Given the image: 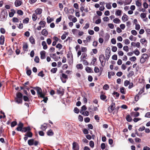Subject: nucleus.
I'll list each match as a JSON object with an SVG mask.
<instances>
[{
  "label": "nucleus",
  "mask_w": 150,
  "mask_h": 150,
  "mask_svg": "<svg viewBox=\"0 0 150 150\" xmlns=\"http://www.w3.org/2000/svg\"><path fill=\"white\" fill-rule=\"evenodd\" d=\"M6 10H3L1 13L0 16V20L4 21L6 20L7 16L8 14Z\"/></svg>",
  "instance_id": "obj_1"
},
{
  "label": "nucleus",
  "mask_w": 150,
  "mask_h": 150,
  "mask_svg": "<svg viewBox=\"0 0 150 150\" xmlns=\"http://www.w3.org/2000/svg\"><path fill=\"white\" fill-rule=\"evenodd\" d=\"M33 88L36 90L37 93L38 95L39 96L42 98L44 97L45 95L42 93V89L40 88L37 87Z\"/></svg>",
  "instance_id": "obj_2"
},
{
  "label": "nucleus",
  "mask_w": 150,
  "mask_h": 150,
  "mask_svg": "<svg viewBox=\"0 0 150 150\" xmlns=\"http://www.w3.org/2000/svg\"><path fill=\"white\" fill-rule=\"evenodd\" d=\"M28 144L30 146H32L33 145L35 146H37L38 144V142L37 141H35L33 139H31L28 141Z\"/></svg>",
  "instance_id": "obj_3"
},
{
  "label": "nucleus",
  "mask_w": 150,
  "mask_h": 150,
  "mask_svg": "<svg viewBox=\"0 0 150 150\" xmlns=\"http://www.w3.org/2000/svg\"><path fill=\"white\" fill-rule=\"evenodd\" d=\"M115 107V103H112L111 105L108 108V110L110 112H111L114 110Z\"/></svg>",
  "instance_id": "obj_4"
},
{
  "label": "nucleus",
  "mask_w": 150,
  "mask_h": 150,
  "mask_svg": "<svg viewBox=\"0 0 150 150\" xmlns=\"http://www.w3.org/2000/svg\"><path fill=\"white\" fill-rule=\"evenodd\" d=\"M72 149L74 150H79V146L76 142H74L73 143Z\"/></svg>",
  "instance_id": "obj_5"
},
{
  "label": "nucleus",
  "mask_w": 150,
  "mask_h": 150,
  "mask_svg": "<svg viewBox=\"0 0 150 150\" xmlns=\"http://www.w3.org/2000/svg\"><path fill=\"white\" fill-rule=\"evenodd\" d=\"M105 57L103 54H101L99 57V60L102 66L104 65L105 64V62H104L105 60Z\"/></svg>",
  "instance_id": "obj_6"
},
{
  "label": "nucleus",
  "mask_w": 150,
  "mask_h": 150,
  "mask_svg": "<svg viewBox=\"0 0 150 150\" xmlns=\"http://www.w3.org/2000/svg\"><path fill=\"white\" fill-rule=\"evenodd\" d=\"M22 4V0H16L14 2L15 5L16 7L21 6Z\"/></svg>",
  "instance_id": "obj_7"
},
{
  "label": "nucleus",
  "mask_w": 150,
  "mask_h": 150,
  "mask_svg": "<svg viewBox=\"0 0 150 150\" xmlns=\"http://www.w3.org/2000/svg\"><path fill=\"white\" fill-rule=\"evenodd\" d=\"M23 124L21 122H20L18 125V126L16 128V129L18 131L22 132V128L23 127Z\"/></svg>",
  "instance_id": "obj_8"
},
{
  "label": "nucleus",
  "mask_w": 150,
  "mask_h": 150,
  "mask_svg": "<svg viewBox=\"0 0 150 150\" xmlns=\"http://www.w3.org/2000/svg\"><path fill=\"white\" fill-rule=\"evenodd\" d=\"M68 18L70 21H72L74 23H75L77 21L76 18L72 15L69 16H68Z\"/></svg>",
  "instance_id": "obj_9"
},
{
  "label": "nucleus",
  "mask_w": 150,
  "mask_h": 150,
  "mask_svg": "<svg viewBox=\"0 0 150 150\" xmlns=\"http://www.w3.org/2000/svg\"><path fill=\"white\" fill-rule=\"evenodd\" d=\"M46 52L45 51L43 50L40 52V58L42 59H44L45 58Z\"/></svg>",
  "instance_id": "obj_10"
},
{
  "label": "nucleus",
  "mask_w": 150,
  "mask_h": 150,
  "mask_svg": "<svg viewBox=\"0 0 150 150\" xmlns=\"http://www.w3.org/2000/svg\"><path fill=\"white\" fill-rule=\"evenodd\" d=\"M62 77H60V79L62 80V81L64 83H65L66 82V80H63L62 79V77L64 79H66L67 78V76L64 74H62Z\"/></svg>",
  "instance_id": "obj_11"
},
{
  "label": "nucleus",
  "mask_w": 150,
  "mask_h": 150,
  "mask_svg": "<svg viewBox=\"0 0 150 150\" xmlns=\"http://www.w3.org/2000/svg\"><path fill=\"white\" fill-rule=\"evenodd\" d=\"M99 4L101 6L100 7L99 9H104V6L105 5V3L104 2H100Z\"/></svg>",
  "instance_id": "obj_12"
},
{
  "label": "nucleus",
  "mask_w": 150,
  "mask_h": 150,
  "mask_svg": "<svg viewBox=\"0 0 150 150\" xmlns=\"http://www.w3.org/2000/svg\"><path fill=\"white\" fill-rule=\"evenodd\" d=\"M4 42V37L3 35H1L0 38V44L1 45H3Z\"/></svg>",
  "instance_id": "obj_13"
},
{
  "label": "nucleus",
  "mask_w": 150,
  "mask_h": 150,
  "mask_svg": "<svg viewBox=\"0 0 150 150\" xmlns=\"http://www.w3.org/2000/svg\"><path fill=\"white\" fill-rule=\"evenodd\" d=\"M85 70L88 73H91L93 72V71L91 68L88 67H86Z\"/></svg>",
  "instance_id": "obj_14"
},
{
  "label": "nucleus",
  "mask_w": 150,
  "mask_h": 150,
  "mask_svg": "<svg viewBox=\"0 0 150 150\" xmlns=\"http://www.w3.org/2000/svg\"><path fill=\"white\" fill-rule=\"evenodd\" d=\"M15 101L18 104H21L22 102V98H15Z\"/></svg>",
  "instance_id": "obj_15"
},
{
  "label": "nucleus",
  "mask_w": 150,
  "mask_h": 150,
  "mask_svg": "<svg viewBox=\"0 0 150 150\" xmlns=\"http://www.w3.org/2000/svg\"><path fill=\"white\" fill-rule=\"evenodd\" d=\"M42 45L43 46V49L45 50L47 49V45L45 41H42Z\"/></svg>",
  "instance_id": "obj_16"
},
{
  "label": "nucleus",
  "mask_w": 150,
  "mask_h": 150,
  "mask_svg": "<svg viewBox=\"0 0 150 150\" xmlns=\"http://www.w3.org/2000/svg\"><path fill=\"white\" fill-rule=\"evenodd\" d=\"M80 112L83 115L85 116H88L89 115V112L87 111H80Z\"/></svg>",
  "instance_id": "obj_17"
},
{
  "label": "nucleus",
  "mask_w": 150,
  "mask_h": 150,
  "mask_svg": "<svg viewBox=\"0 0 150 150\" xmlns=\"http://www.w3.org/2000/svg\"><path fill=\"white\" fill-rule=\"evenodd\" d=\"M42 34L45 36H46L48 35V32L45 29H44L42 31Z\"/></svg>",
  "instance_id": "obj_18"
},
{
  "label": "nucleus",
  "mask_w": 150,
  "mask_h": 150,
  "mask_svg": "<svg viewBox=\"0 0 150 150\" xmlns=\"http://www.w3.org/2000/svg\"><path fill=\"white\" fill-rule=\"evenodd\" d=\"M122 20L124 22L128 20V16L126 15H124L122 17Z\"/></svg>",
  "instance_id": "obj_19"
},
{
  "label": "nucleus",
  "mask_w": 150,
  "mask_h": 150,
  "mask_svg": "<svg viewBox=\"0 0 150 150\" xmlns=\"http://www.w3.org/2000/svg\"><path fill=\"white\" fill-rule=\"evenodd\" d=\"M29 40L32 44H35V40L34 38L32 36L30 37L29 38Z\"/></svg>",
  "instance_id": "obj_20"
},
{
  "label": "nucleus",
  "mask_w": 150,
  "mask_h": 150,
  "mask_svg": "<svg viewBox=\"0 0 150 150\" xmlns=\"http://www.w3.org/2000/svg\"><path fill=\"white\" fill-rule=\"evenodd\" d=\"M131 115H133L134 117H137L139 115V113L138 112H133L131 113Z\"/></svg>",
  "instance_id": "obj_21"
},
{
  "label": "nucleus",
  "mask_w": 150,
  "mask_h": 150,
  "mask_svg": "<svg viewBox=\"0 0 150 150\" xmlns=\"http://www.w3.org/2000/svg\"><path fill=\"white\" fill-rule=\"evenodd\" d=\"M108 76L109 79H111V76H113L115 74V73L113 72H108Z\"/></svg>",
  "instance_id": "obj_22"
},
{
  "label": "nucleus",
  "mask_w": 150,
  "mask_h": 150,
  "mask_svg": "<svg viewBox=\"0 0 150 150\" xmlns=\"http://www.w3.org/2000/svg\"><path fill=\"white\" fill-rule=\"evenodd\" d=\"M141 1V0H137L136 2V5L138 6L139 7V8L140 9V7L141 6L142 4L140 2Z\"/></svg>",
  "instance_id": "obj_23"
},
{
  "label": "nucleus",
  "mask_w": 150,
  "mask_h": 150,
  "mask_svg": "<svg viewBox=\"0 0 150 150\" xmlns=\"http://www.w3.org/2000/svg\"><path fill=\"white\" fill-rule=\"evenodd\" d=\"M46 24L45 22L44 21H41L39 23V25L42 27L43 28L45 26Z\"/></svg>",
  "instance_id": "obj_24"
},
{
  "label": "nucleus",
  "mask_w": 150,
  "mask_h": 150,
  "mask_svg": "<svg viewBox=\"0 0 150 150\" xmlns=\"http://www.w3.org/2000/svg\"><path fill=\"white\" fill-rule=\"evenodd\" d=\"M47 126L46 124H44L42 125H41V129L43 130H45L47 128Z\"/></svg>",
  "instance_id": "obj_25"
},
{
  "label": "nucleus",
  "mask_w": 150,
  "mask_h": 150,
  "mask_svg": "<svg viewBox=\"0 0 150 150\" xmlns=\"http://www.w3.org/2000/svg\"><path fill=\"white\" fill-rule=\"evenodd\" d=\"M105 6L106 8L108 9H110L111 8V6L110 3H105Z\"/></svg>",
  "instance_id": "obj_26"
},
{
  "label": "nucleus",
  "mask_w": 150,
  "mask_h": 150,
  "mask_svg": "<svg viewBox=\"0 0 150 150\" xmlns=\"http://www.w3.org/2000/svg\"><path fill=\"white\" fill-rule=\"evenodd\" d=\"M23 95L20 92H18L16 94V98H22Z\"/></svg>",
  "instance_id": "obj_27"
},
{
  "label": "nucleus",
  "mask_w": 150,
  "mask_h": 150,
  "mask_svg": "<svg viewBox=\"0 0 150 150\" xmlns=\"http://www.w3.org/2000/svg\"><path fill=\"white\" fill-rule=\"evenodd\" d=\"M106 55H108L109 57H110V49H107L106 50Z\"/></svg>",
  "instance_id": "obj_28"
},
{
  "label": "nucleus",
  "mask_w": 150,
  "mask_h": 150,
  "mask_svg": "<svg viewBox=\"0 0 150 150\" xmlns=\"http://www.w3.org/2000/svg\"><path fill=\"white\" fill-rule=\"evenodd\" d=\"M53 134V132L51 129L49 130L47 132V134L48 136H52Z\"/></svg>",
  "instance_id": "obj_29"
},
{
  "label": "nucleus",
  "mask_w": 150,
  "mask_h": 150,
  "mask_svg": "<svg viewBox=\"0 0 150 150\" xmlns=\"http://www.w3.org/2000/svg\"><path fill=\"white\" fill-rule=\"evenodd\" d=\"M122 13V11L121 10H117L116 11L115 14L118 16H120Z\"/></svg>",
  "instance_id": "obj_30"
},
{
  "label": "nucleus",
  "mask_w": 150,
  "mask_h": 150,
  "mask_svg": "<svg viewBox=\"0 0 150 150\" xmlns=\"http://www.w3.org/2000/svg\"><path fill=\"white\" fill-rule=\"evenodd\" d=\"M126 119L129 122H130L132 120L131 117L129 115H127L126 116Z\"/></svg>",
  "instance_id": "obj_31"
},
{
  "label": "nucleus",
  "mask_w": 150,
  "mask_h": 150,
  "mask_svg": "<svg viewBox=\"0 0 150 150\" xmlns=\"http://www.w3.org/2000/svg\"><path fill=\"white\" fill-rule=\"evenodd\" d=\"M113 21L115 23H120V20L119 18H116L113 20Z\"/></svg>",
  "instance_id": "obj_32"
},
{
  "label": "nucleus",
  "mask_w": 150,
  "mask_h": 150,
  "mask_svg": "<svg viewBox=\"0 0 150 150\" xmlns=\"http://www.w3.org/2000/svg\"><path fill=\"white\" fill-rule=\"evenodd\" d=\"M109 87L108 85L107 84H105L103 86V88L105 90H107L109 89Z\"/></svg>",
  "instance_id": "obj_33"
},
{
  "label": "nucleus",
  "mask_w": 150,
  "mask_h": 150,
  "mask_svg": "<svg viewBox=\"0 0 150 150\" xmlns=\"http://www.w3.org/2000/svg\"><path fill=\"white\" fill-rule=\"evenodd\" d=\"M87 57L86 54L84 53H83L81 57V60L84 59Z\"/></svg>",
  "instance_id": "obj_34"
},
{
  "label": "nucleus",
  "mask_w": 150,
  "mask_h": 150,
  "mask_svg": "<svg viewBox=\"0 0 150 150\" xmlns=\"http://www.w3.org/2000/svg\"><path fill=\"white\" fill-rule=\"evenodd\" d=\"M76 68L78 69H82L83 68V65L81 64H79L77 65Z\"/></svg>",
  "instance_id": "obj_35"
},
{
  "label": "nucleus",
  "mask_w": 150,
  "mask_h": 150,
  "mask_svg": "<svg viewBox=\"0 0 150 150\" xmlns=\"http://www.w3.org/2000/svg\"><path fill=\"white\" fill-rule=\"evenodd\" d=\"M129 39L131 41H135L136 40V38L135 37H134L132 35H131L129 37Z\"/></svg>",
  "instance_id": "obj_36"
},
{
  "label": "nucleus",
  "mask_w": 150,
  "mask_h": 150,
  "mask_svg": "<svg viewBox=\"0 0 150 150\" xmlns=\"http://www.w3.org/2000/svg\"><path fill=\"white\" fill-rule=\"evenodd\" d=\"M120 91L121 92V93L122 94H125V88L124 87H121L120 88Z\"/></svg>",
  "instance_id": "obj_37"
},
{
  "label": "nucleus",
  "mask_w": 150,
  "mask_h": 150,
  "mask_svg": "<svg viewBox=\"0 0 150 150\" xmlns=\"http://www.w3.org/2000/svg\"><path fill=\"white\" fill-rule=\"evenodd\" d=\"M37 14L35 13H34L32 16V18L33 21H35L37 19V17L36 16Z\"/></svg>",
  "instance_id": "obj_38"
},
{
  "label": "nucleus",
  "mask_w": 150,
  "mask_h": 150,
  "mask_svg": "<svg viewBox=\"0 0 150 150\" xmlns=\"http://www.w3.org/2000/svg\"><path fill=\"white\" fill-rule=\"evenodd\" d=\"M133 53H134L137 56L139 55L140 54V52L139 50L137 49L133 52Z\"/></svg>",
  "instance_id": "obj_39"
},
{
  "label": "nucleus",
  "mask_w": 150,
  "mask_h": 150,
  "mask_svg": "<svg viewBox=\"0 0 150 150\" xmlns=\"http://www.w3.org/2000/svg\"><path fill=\"white\" fill-rule=\"evenodd\" d=\"M146 60V59L145 58H144L142 56L141 58L140 59V62L141 63H144L145 61Z\"/></svg>",
  "instance_id": "obj_40"
},
{
  "label": "nucleus",
  "mask_w": 150,
  "mask_h": 150,
  "mask_svg": "<svg viewBox=\"0 0 150 150\" xmlns=\"http://www.w3.org/2000/svg\"><path fill=\"white\" fill-rule=\"evenodd\" d=\"M134 74L133 71H131L128 74L127 76L128 77H130L133 76Z\"/></svg>",
  "instance_id": "obj_41"
},
{
  "label": "nucleus",
  "mask_w": 150,
  "mask_h": 150,
  "mask_svg": "<svg viewBox=\"0 0 150 150\" xmlns=\"http://www.w3.org/2000/svg\"><path fill=\"white\" fill-rule=\"evenodd\" d=\"M123 41L125 45H128L130 43L129 40L127 39H125Z\"/></svg>",
  "instance_id": "obj_42"
},
{
  "label": "nucleus",
  "mask_w": 150,
  "mask_h": 150,
  "mask_svg": "<svg viewBox=\"0 0 150 150\" xmlns=\"http://www.w3.org/2000/svg\"><path fill=\"white\" fill-rule=\"evenodd\" d=\"M89 145L91 147L93 148L94 146V142L92 141H91L89 142Z\"/></svg>",
  "instance_id": "obj_43"
},
{
  "label": "nucleus",
  "mask_w": 150,
  "mask_h": 150,
  "mask_svg": "<svg viewBox=\"0 0 150 150\" xmlns=\"http://www.w3.org/2000/svg\"><path fill=\"white\" fill-rule=\"evenodd\" d=\"M81 61L83 62V64L85 65H87L88 64L87 61L85 59L81 60Z\"/></svg>",
  "instance_id": "obj_44"
},
{
  "label": "nucleus",
  "mask_w": 150,
  "mask_h": 150,
  "mask_svg": "<svg viewBox=\"0 0 150 150\" xmlns=\"http://www.w3.org/2000/svg\"><path fill=\"white\" fill-rule=\"evenodd\" d=\"M25 135V136H27L28 137H31L32 136V134L31 132H27V135Z\"/></svg>",
  "instance_id": "obj_45"
},
{
  "label": "nucleus",
  "mask_w": 150,
  "mask_h": 150,
  "mask_svg": "<svg viewBox=\"0 0 150 150\" xmlns=\"http://www.w3.org/2000/svg\"><path fill=\"white\" fill-rule=\"evenodd\" d=\"M28 48V46L27 44H25L23 45V48L24 50L26 51Z\"/></svg>",
  "instance_id": "obj_46"
},
{
  "label": "nucleus",
  "mask_w": 150,
  "mask_h": 150,
  "mask_svg": "<svg viewBox=\"0 0 150 150\" xmlns=\"http://www.w3.org/2000/svg\"><path fill=\"white\" fill-rule=\"evenodd\" d=\"M42 10H35V13L37 14H40L42 13Z\"/></svg>",
  "instance_id": "obj_47"
},
{
  "label": "nucleus",
  "mask_w": 150,
  "mask_h": 150,
  "mask_svg": "<svg viewBox=\"0 0 150 150\" xmlns=\"http://www.w3.org/2000/svg\"><path fill=\"white\" fill-rule=\"evenodd\" d=\"M123 49L124 50L127 52L129 51V47L127 46H125L123 47Z\"/></svg>",
  "instance_id": "obj_48"
},
{
  "label": "nucleus",
  "mask_w": 150,
  "mask_h": 150,
  "mask_svg": "<svg viewBox=\"0 0 150 150\" xmlns=\"http://www.w3.org/2000/svg\"><path fill=\"white\" fill-rule=\"evenodd\" d=\"M131 33L132 34L134 35H136L137 34V32L135 30H132L131 31Z\"/></svg>",
  "instance_id": "obj_49"
},
{
  "label": "nucleus",
  "mask_w": 150,
  "mask_h": 150,
  "mask_svg": "<svg viewBox=\"0 0 150 150\" xmlns=\"http://www.w3.org/2000/svg\"><path fill=\"white\" fill-rule=\"evenodd\" d=\"M94 71L95 73H97L99 72V69L97 67H96L94 68Z\"/></svg>",
  "instance_id": "obj_50"
},
{
  "label": "nucleus",
  "mask_w": 150,
  "mask_h": 150,
  "mask_svg": "<svg viewBox=\"0 0 150 150\" xmlns=\"http://www.w3.org/2000/svg\"><path fill=\"white\" fill-rule=\"evenodd\" d=\"M16 124H17V122L16 121H13L11 123V126L12 127H13L14 126H15V125H16Z\"/></svg>",
  "instance_id": "obj_51"
},
{
  "label": "nucleus",
  "mask_w": 150,
  "mask_h": 150,
  "mask_svg": "<svg viewBox=\"0 0 150 150\" xmlns=\"http://www.w3.org/2000/svg\"><path fill=\"white\" fill-rule=\"evenodd\" d=\"M142 56L144 58H145L146 60L148 57V55L146 54H143Z\"/></svg>",
  "instance_id": "obj_52"
},
{
  "label": "nucleus",
  "mask_w": 150,
  "mask_h": 150,
  "mask_svg": "<svg viewBox=\"0 0 150 150\" xmlns=\"http://www.w3.org/2000/svg\"><path fill=\"white\" fill-rule=\"evenodd\" d=\"M57 70V68H54L52 69L51 70V71L52 72L54 73H55L56 72Z\"/></svg>",
  "instance_id": "obj_53"
},
{
  "label": "nucleus",
  "mask_w": 150,
  "mask_h": 150,
  "mask_svg": "<svg viewBox=\"0 0 150 150\" xmlns=\"http://www.w3.org/2000/svg\"><path fill=\"white\" fill-rule=\"evenodd\" d=\"M111 50L112 51L115 52L117 51V48L116 47L114 46L112 47Z\"/></svg>",
  "instance_id": "obj_54"
},
{
  "label": "nucleus",
  "mask_w": 150,
  "mask_h": 150,
  "mask_svg": "<svg viewBox=\"0 0 150 150\" xmlns=\"http://www.w3.org/2000/svg\"><path fill=\"white\" fill-rule=\"evenodd\" d=\"M136 59V58L134 56L132 57L129 58V60L131 61H134Z\"/></svg>",
  "instance_id": "obj_55"
},
{
  "label": "nucleus",
  "mask_w": 150,
  "mask_h": 150,
  "mask_svg": "<svg viewBox=\"0 0 150 150\" xmlns=\"http://www.w3.org/2000/svg\"><path fill=\"white\" fill-rule=\"evenodd\" d=\"M23 100L25 101H29V100L28 97L26 96H24L23 97Z\"/></svg>",
  "instance_id": "obj_56"
},
{
  "label": "nucleus",
  "mask_w": 150,
  "mask_h": 150,
  "mask_svg": "<svg viewBox=\"0 0 150 150\" xmlns=\"http://www.w3.org/2000/svg\"><path fill=\"white\" fill-rule=\"evenodd\" d=\"M86 109L87 108H86V106L84 105L82 107L81 111L83 112L84 111H83L86 110Z\"/></svg>",
  "instance_id": "obj_57"
},
{
  "label": "nucleus",
  "mask_w": 150,
  "mask_h": 150,
  "mask_svg": "<svg viewBox=\"0 0 150 150\" xmlns=\"http://www.w3.org/2000/svg\"><path fill=\"white\" fill-rule=\"evenodd\" d=\"M29 21V18H26L23 20V23H28Z\"/></svg>",
  "instance_id": "obj_58"
},
{
  "label": "nucleus",
  "mask_w": 150,
  "mask_h": 150,
  "mask_svg": "<svg viewBox=\"0 0 150 150\" xmlns=\"http://www.w3.org/2000/svg\"><path fill=\"white\" fill-rule=\"evenodd\" d=\"M130 84L128 80H126L124 82V85L125 86H127Z\"/></svg>",
  "instance_id": "obj_59"
},
{
  "label": "nucleus",
  "mask_w": 150,
  "mask_h": 150,
  "mask_svg": "<svg viewBox=\"0 0 150 150\" xmlns=\"http://www.w3.org/2000/svg\"><path fill=\"white\" fill-rule=\"evenodd\" d=\"M56 47L57 48L60 49L62 48V45L61 44L59 43L57 45Z\"/></svg>",
  "instance_id": "obj_60"
},
{
  "label": "nucleus",
  "mask_w": 150,
  "mask_h": 150,
  "mask_svg": "<svg viewBox=\"0 0 150 150\" xmlns=\"http://www.w3.org/2000/svg\"><path fill=\"white\" fill-rule=\"evenodd\" d=\"M91 40V36H88L86 38V40L88 42H89Z\"/></svg>",
  "instance_id": "obj_61"
},
{
  "label": "nucleus",
  "mask_w": 150,
  "mask_h": 150,
  "mask_svg": "<svg viewBox=\"0 0 150 150\" xmlns=\"http://www.w3.org/2000/svg\"><path fill=\"white\" fill-rule=\"evenodd\" d=\"M140 41L142 44H143L146 42V40L145 38H142L140 40Z\"/></svg>",
  "instance_id": "obj_62"
},
{
  "label": "nucleus",
  "mask_w": 150,
  "mask_h": 150,
  "mask_svg": "<svg viewBox=\"0 0 150 150\" xmlns=\"http://www.w3.org/2000/svg\"><path fill=\"white\" fill-rule=\"evenodd\" d=\"M143 6L145 8H147L148 7V4L146 2H144L143 4Z\"/></svg>",
  "instance_id": "obj_63"
},
{
  "label": "nucleus",
  "mask_w": 150,
  "mask_h": 150,
  "mask_svg": "<svg viewBox=\"0 0 150 150\" xmlns=\"http://www.w3.org/2000/svg\"><path fill=\"white\" fill-rule=\"evenodd\" d=\"M145 117L148 118H150V112H147L145 114Z\"/></svg>",
  "instance_id": "obj_64"
}]
</instances>
